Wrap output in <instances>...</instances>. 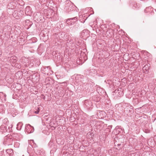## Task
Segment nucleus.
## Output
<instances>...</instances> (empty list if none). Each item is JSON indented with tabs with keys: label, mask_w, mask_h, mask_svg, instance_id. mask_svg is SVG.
Listing matches in <instances>:
<instances>
[{
	"label": "nucleus",
	"mask_w": 156,
	"mask_h": 156,
	"mask_svg": "<svg viewBox=\"0 0 156 156\" xmlns=\"http://www.w3.org/2000/svg\"><path fill=\"white\" fill-rule=\"evenodd\" d=\"M7 61L13 66L17 61V57L15 56H12L11 57H8Z\"/></svg>",
	"instance_id": "obj_1"
},
{
	"label": "nucleus",
	"mask_w": 156,
	"mask_h": 156,
	"mask_svg": "<svg viewBox=\"0 0 156 156\" xmlns=\"http://www.w3.org/2000/svg\"><path fill=\"white\" fill-rule=\"evenodd\" d=\"M41 71L45 75H48L49 73H51L50 72L51 71L49 66H44L42 67Z\"/></svg>",
	"instance_id": "obj_2"
},
{
	"label": "nucleus",
	"mask_w": 156,
	"mask_h": 156,
	"mask_svg": "<svg viewBox=\"0 0 156 156\" xmlns=\"http://www.w3.org/2000/svg\"><path fill=\"white\" fill-rule=\"evenodd\" d=\"M84 107L87 109L90 110L92 108V102L90 100H86L84 101Z\"/></svg>",
	"instance_id": "obj_3"
},
{
	"label": "nucleus",
	"mask_w": 156,
	"mask_h": 156,
	"mask_svg": "<svg viewBox=\"0 0 156 156\" xmlns=\"http://www.w3.org/2000/svg\"><path fill=\"white\" fill-rule=\"evenodd\" d=\"M5 140L6 141L9 143L10 144H12V142L14 140L12 134L7 135L5 136Z\"/></svg>",
	"instance_id": "obj_4"
},
{
	"label": "nucleus",
	"mask_w": 156,
	"mask_h": 156,
	"mask_svg": "<svg viewBox=\"0 0 156 156\" xmlns=\"http://www.w3.org/2000/svg\"><path fill=\"white\" fill-rule=\"evenodd\" d=\"M25 129L28 133H33L34 131V127L29 124L26 125L25 127Z\"/></svg>",
	"instance_id": "obj_5"
},
{
	"label": "nucleus",
	"mask_w": 156,
	"mask_h": 156,
	"mask_svg": "<svg viewBox=\"0 0 156 156\" xmlns=\"http://www.w3.org/2000/svg\"><path fill=\"white\" fill-rule=\"evenodd\" d=\"M150 67V64L149 63L145 65L143 68L144 73L146 74L148 73Z\"/></svg>",
	"instance_id": "obj_6"
},
{
	"label": "nucleus",
	"mask_w": 156,
	"mask_h": 156,
	"mask_svg": "<svg viewBox=\"0 0 156 156\" xmlns=\"http://www.w3.org/2000/svg\"><path fill=\"white\" fill-rule=\"evenodd\" d=\"M0 132L2 134H4L6 132H8V130L6 126L2 125L0 127Z\"/></svg>",
	"instance_id": "obj_7"
},
{
	"label": "nucleus",
	"mask_w": 156,
	"mask_h": 156,
	"mask_svg": "<svg viewBox=\"0 0 156 156\" xmlns=\"http://www.w3.org/2000/svg\"><path fill=\"white\" fill-rule=\"evenodd\" d=\"M144 12L146 13H148L149 14L152 15L154 13L153 9L151 7H148L146 8Z\"/></svg>",
	"instance_id": "obj_8"
},
{
	"label": "nucleus",
	"mask_w": 156,
	"mask_h": 156,
	"mask_svg": "<svg viewBox=\"0 0 156 156\" xmlns=\"http://www.w3.org/2000/svg\"><path fill=\"white\" fill-rule=\"evenodd\" d=\"M66 2H68V3L69 5V8L68 9V11H71V10H73V5H74L73 3L69 1H67Z\"/></svg>",
	"instance_id": "obj_9"
},
{
	"label": "nucleus",
	"mask_w": 156,
	"mask_h": 156,
	"mask_svg": "<svg viewBox=\"0 0 156 156\" xmlns=\"http://www.w3.org/2000/svg\"><path fill=\"white\" fill-rule=\"evenodd\" d=\"M23 125V123L22 122H19L17 125L16 129L19 130L21 129Z\"/></svg>",
	"instance_id": "obj_10"
},
{
	"label": "nucleus",
	"mask_w": 156,
	"mask_h": 156,
	"mask_svg": "<svg viewBox=\"0 0 156 156\" xmlns=\"http://www.w3.org/2000/svg\"><path fill=\"white\" fill-rule=\"evenodd\" d=\"M6 152L10 156L14 154L13 151L12 149H7L6 150Z\"/></svg>",
	"instance_id": "obj_11"
},
{
	"label": "nucleus",
	"mask_w": 156,
	"mask_h": 156,
	"mask_svg": "<svg viewBox=\"0 0 156 156\" xmlns=\"http://www.w3.org/2000/svg\"><path fill=\"white\" fill-rule=\"evenodd\" d=\"M39 75L37 73H35L33 74L32 76V79H35V78L36 80H39Z\"/></svg>",
	"instance_id": "obj_12"
},
{
	"label": "nucleus",
	"mask_w": 156,
	"mask_h": 156,
	"mask_svg": "<svg viewBox=\"0 0 156 156\" xmlns=\"http://www.w3.org/2000/svg\"><path fill=\"white\" fill-rule=\"evenodd\" d=\"M13 138V140H19V136L16 133L15 134H12Z\"/></svg>",
	"instance_id": "obj_13"
},
{
	"label": "nucleus",
	"mask_w": 156,
	"mask_h": 156,
	"mask_svg": "<svg viewBox=\"0 0 156 156\" xmlns=\"http://www.w3.org/2000/svg\"><path fill=\"white\" fill-rule=\"evenodd\" d=\"M66 22L69 25H72L74 23L73 20H71V18L67 19L66 20Z\"/></svg>",
	"instance_id": "obj_14"
},
{
	"label": "nucleus",
	"mask_w": 156,
	"mask_h": 156,
	"mask_svg": "<svg viewBox=\"0 0 156 156\" xmlns=\"http://www.w3.org/2000/svg\"><path fill=\"white\" fill-rule=\"evenodd\" d=\"M121 88H118L117 90H115L116 93H118L119 95L121 96L123 94V92L121 90Z\"/></svg>",
	"instance_id": "obj_15"
},
{
	"label": "nucleus",
	"mask_w": 156,
	"mask_h": 156,
	"mask_svg": "<svg viewBox=\"0 0 156 156\" xmlns=\"http://www.w3.org/2000/svg\"><path fill=\"white\" fill-rule=\"evenodd\" d=\"M140 7V5L139 4L134 3L133 4V8L134 9H137L139 8Z\"/></svg>",
	"instance_id": "obj_16"
},
{
	"label": "nucleus",
	"mask_w": 156,
	"mask_h": 156,
	"mask_svg": "<svg viewBox=\"0 0 156 156\" xmlns=\"http://www.w3.org/2000/svg\"><path fill=\"white\" fill-rule=\"evenodd\" d=\"M30 7L29 6H27L25 9V12L26 14L28 15L30 13Z\"/></svg>",
	"instance_id": "obj_17"
},
{
	"label": "nucleus",
	"mask_w": 156,
	"mask_h": 156,
	"mask_svg": "<svg viewBox=\"0 0 156 156\" xmlns=\"http://www.w3.org/2000/svg\"><path fill=\"white\" fill-rule=\"evenodd\" d=\"M125 106L126 107V108L128 107L129 109H132L133 108V107L129 104H125Z\"/></svg>",
	"instance_id": "obj_18"
},
{
	"label": "nucleus",
	"mask_w": 156,
	"mask_h": 156,
	"mask_svg": "<svg viewBox=\"0 0 156 156\" xmlns=\"http://www.w3.org/2000/svg\"><path fill=\"white\" fill-rule=\"evenodd\" d=\"M71 20H73V21H74V23H75L77 21L78 17H74L71 18Z\"/></svg>",
	"instance_id": "obj_19"
},
{
	"label": "nucleus",
	"mask_w": 156,
	"mask_h": 156,
	"mask_svg": "<svg viewBox=\"0 0 156 156\" xmlns=\"http://www.w3.org/2000/svg\"><path fill=\"white\" fill-rule=\"evenodd\" d=\"M36 111H34V112L36 114H38L40 111L39 108L37 107V108L36 109Z\"/></svg>",
	"instance_id": "obj_20"
},
{
	"label": "nucleus",
	"mask_w": 156,
	"mask_h": 156,
	"mask_svg": "<svg viewBox=\"0 0 156 156\" xmlns=\"http://www.w3.org/2000/svg\"><path fill=\"white\" fill-rule=\"evenodd\" d=\"M88 135L90 137V138H92L94 136V134L92 133L89 132L88 133Z\"/></svg>",
	"instance_id": "obj_21"
},
{
	"label": "nucleus",
	"mask_w": 156,
	"mask_h": 156,
	"mask_svg": "<svg viewBox=\"0 0 156 156\" xmlns=\"http://www.w3.org/2000/svg\"><path fill=\"white\" fill-rule=\"evenodd\" d=\"M12 125H11L10 126L8 127V132H10L12 131Z\"/></svg>",
	"instance_id": "obj_22"
},
{
	"label": "nucleus",
	"mask_w": 156,
	"mask_h": 156,
	"mask_svg": "<svg viewBox=\"0 0 156 156\" xmlns=\"http://www.w3.org/2000/svg\"><path fill=\"white\" fill-rule=\"evenodd\" d=\"M134 104L135 105H136L137 104L139 103L138 101L136 99H135L134 100Z\"/></svg>",
	"instance_id": "obj_23"
},
{
	"label": "nucleus",
	"mask_w": 156,
	"mask_h": 156,
	"mask_svg": "<svg viewBox=\"0 0 156 156\" xmlns=\"http://www.w3.org/2000/svg\"><path fill=\"white\" fill-rule=\"evenodd\" d=\"M124 110H125V111H128V110L129 111H130V109H129V108H128V107H127V108H126V106H125V105H124Z\"/></svg>",
	"instance_id": "obj_24"
},
{
	"label": "nucleus",
	"mask_w": 156,
	"mask_h": 156,
	"mask_svg": "<svg viewBox=\"0 0 156 156\" xmlns=\"http://www.w3.org/2000/svg\"><path fill=\"white\" fill-rule=\"evenodd\" d=\"M41 98H43L44 100H45V96L43 94H42L41 96Z\"/></svg>",
	"instance_id": "obj_25"
},
{
	"label": "nucleus",
	"mask_w": 156,
	"mask_h": 156,
	"mask_svg": "<svg viewBox=\"0 0 156 156\" xmlns=\"http://www.w3.org/2000/svg\"><path fill=\"white\" fill-rule=\"evenodd\" d=\"M154 93L156 95V87L154 88L153 90Z\"/></svg>",
	"instance_id": "obj_26"
},
{
	"label": "nucleus",
	"mask_w": 156,
	"mask_h": 156,
	"mask_svg": "<svg viewBox=\"0 0 156 156\" xmlns=\"http://www.w3.org/2000/svg\"><path fill=\"white\" fill-rule=\"evenodd\" d=\"M99 113H100V114L102 113V114H104V115H105V113L104 112L101 111V112H100Z\"/></svg>",
	"instance_id": "obj_27"
},
{
	"label": "nucleus",
	"mask_w": 156,
	"mask_h": 156,
	"mask_svg": "<svg viewBox=\"0 0 156 156\" xmlns=\"http://www.w3.org/2000/svg\"><path fill=\"white\" fill-rule=\"evenodd\" d=\"M19 73H21L20 72H17V73L16 74V75H17L18 74H19Z\"/></svg>",
	"instance_id": "obj_28"
},
{
	"label": "nucleus",
	"mask_w": 156,
	"mask_h": 156,
	"mask_svg": "<svg viewBox=\"0 0 156 156\" xmlns=\"http://www.w3.org/2000/svg\"><path fill=\"white\" fill-rule=\"evenodd\" d=\"M2 54V52L0 50V56Z\"/></svg>",
	"instance_id": "obj_29"
},
{
	"label": "nucleus",
	"mask_w": 156,
	"mask_h": 156,
	"mask_svg": "<svg viewBox=\"0 0 156 156\" xmlns=\"http://www.w3.org/2000/svg\"><path fill=\"white\" fill-rule=\"evenodd\" d=\"M120 145H120V144H118V146H120Z\"/></svg>",
	"instance_id": "obj_30"
},
{
	"label": "nucleus",
	"mask_w": 156,
	"mask_h": 156,
	"mask_svg": "<svg viewBox=\"0 0 156 156\" xmlns=\"http://www.w3.org/2000/svg\"><path fill=\"white\" fill-rule=\"evenodd\" d=\"M4 96H5V97L6 96V94H4Z\"/></svg>",
	"instance_id": "obj_31"
},
{
	"label": "nucleus",
	"mask_w": 156,
	"mask_h": 156,
	"mask_svg": "<svg viewBox=\"0 0 156 156\" xmlns=\"http://www.w3.org/2000/svg\"><path fill=\"white\" fill-rule=\"evenodd\" d=\"M65 82H62V83H64Z\"/></svg>",
	"instance_id": "obj_32"
},
{
	"label": "nucleus",
	"mask_w": 156,
	"mask_h": 156,
	"mask_svg": "<svg viewBox=\"0 0 156 156\" xmlns=\"http://www.w3.org/2000/svg\"><path fill=\"white\" fill-rule=\"evenodd\" d=\"M48 120V119H47V118H46V120Z\"/></svg>",
	"instance_id": "obj_33"
},
{
	"label": "nucleus",
	"mask_w": 156,
	"mask_h": 156,
	"mask_svg": "<svg viewBox=\"0 0 156 156\" xmlns=\"http://www.w3.org/2000/svg\"><path fill=\"white\" fill-rule=\"evenodd\" d=\"M120 148H117L118 149H120Z\"/></svg>",
	"instance_id": "obj_34"
},
{
	"label": "nucleus",
	"mask_w": 156,
	"mask_h": 156,
	"mask_svg": "<svg viewBox=\"0 0 156 156\" xmlns=\"http://www.w3.org/2000/svg\"><path fill=\"white\" fill-rule=\"evenodd\" d=\"M51 144V143H50H50H49V144Z\"/></svg>",
	"instance_id": "obj_35"
},
{
	"label": "nucleus",
	"mask_w": 156,
	"mask_h": 156,
	"mask_svg": "<svg viewBox=\"0 0 156 156\" xmlns=\"http://www.w3.org/2000/svg\"><path fill=\"white\" fill-rule=\"evenodd\" d=\"M47 116H46V117H47Z\"/></svg>",
	"instance_id": "obj_36"
}]
</instances>
